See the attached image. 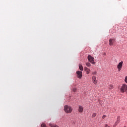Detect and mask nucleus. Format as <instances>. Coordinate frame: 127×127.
Returning <instances> with one entry per match:
<instances>
[{
  "label": "nucleus",
  "instance_id": "obj_1",
  "mask_svg": "<svg viewBox=\"0 0 127 127\" xmlns=\"http://www.w3.org/2000/svg\"><path fill=\"white\" fill-rule=\"evenodd\" d=\"M64 111L66 114H71L72 111H73V108L71 106L65 105L64 107Z\"/></svg>",
  "mask_w": 127,
  "mask_h": 127
},
{
  "label": "nucleus",
  "instance_id": "obj_2",
  "mask_svg": "<svg viewBox=\"0 0 127 127\" xmlns=\"http://www.w3.org/2000/svg\"><path fill=\"white\" fill-rule=\"evenodd\" d=\"M95 59L94 57H92L91 55L88 56V60L92 64H96V63L94 62Z\"/></svg>",
  "mask_w": 127,
  "mask_h": 127
},
{
  "label": "nucleus",
  "instance_id": "obj_3",
  "mask_svg": "<svg viewBox=\"0 0 127 127\" xmlns=\"http://www.w3.org/2000/svg\"><path fill=\"white\" fill-rule=\"evenodd\" d=\"M76 74L77 77L79 78V79H81L82 78V76H83V73L81 71H76Z\"/></svg>",
  "mask_w": 127,
  "mask_h": 127
},
{
  "label": "nucleus",
  "instance_id": "obj_4",
  "mask_svg": "<svg viewBox=\"0 0 127 127\" xmlns=\"http://www.w3.org/2000/svg\"><path fill=\"white\" fill-rule=\"evenodd\" d=\"M92 80L93 84H94L95 85H97V84L98 83V80H97V78H96L95 76H93L92 77Z\"/></svg>",
  "mask_w": 127,
  "mask_h": 127
},
{
  "label": "nucleus",
  "instance_id": "obj_5",
  "mask_svg": "<svg viewBox=\"0 0 127 127\" xmlns=\"http://www.w3.org/2000/svg\"><path fill=\"white\" fill-rule=\"evenodd\" d=\"M123 61H122L121 62L119 63V64H118L117 67L119 69V70H121V69H122V67H123Z\"/></svg>",
  "mask_w": 127,
  "mask_h": 127
},
{
  "label": "nucleus",
  "instance_id": "obj_6",
  "mask_svg": "<svg viewBox=\"0 0 127 127\" xmlns=\"http://www.w3.org/2000/svg\"><path fill=\"white\" fill-rule=\"evenodd\" d=\"M84 111V109L83 108V106L79 105L78 106V112L79 113H83Z\"/></svg>",
  "mask_w": 127,
  "mask_h": 127
},
{
  "label": "nucleus",
  "instance_id": "obj_7",
  "mask_svg": "<svg viewBox=\"0 0 127 127\" xmlns=\"http://www.w3.org/2000/svg\"><path fill=\"white\" fill-rule=\"evenodd\" d=\"M114 41H115V39H110L109 40V45H110V46H112V45L114 44Z\"/></svg>",
  "mask_w": 127,
  "mask_h": 127
},
{
  "label": "nucleus",
  "instance_id": "obj_8",
  "mask_svg": "<svg viewBox=\"0 0 127 127\" xmlns=\"http://www.w3.org/2000/svg\"><path fill=\"white\" fill-rule=\"evenodd\" d=\"M84 69L85 70V71L86 72V74H89L90 73V72H91V70H90V69H89L87 67H85Z\"/></svg>",
  "mask_w": 127,
  "mask_h": 127
},
{
  "label": "nucleus",
  "instance_id": "obj_9",
  "mask_svg": "<svg viewBox=\"0 0 127 127\" xmlns=\"http://www.w3.org/2000/svg\"><path fill=\"white\" fill-rule=\"evenodd\" d=\"M79 68L80 71H83V70H84V68L83 67V65H82V64H79Z\"/></svg>",
  "mask_w": 127,
  "mask_h": 127
},
{
  "label": "nucleus",
  "instance_id": "obj_10",
  "mask_svg": "<svg viewBox=\"0 0 127 127\" xmlns=\"http://www.w3.org/2000/svg\"><path fill=\"white\" fill-rule=\"evenodd\" d=\"M109 90H112V89H113V88H114V85H113L112 84H110L109 86Z\"/></svg>",
  "mask_w": 127,
  "mask_h": 127
},
{
  "label": "nucleus",
  "instance_id": "obj_11",
  "mask_svg": "<svg viewBox=\"0 0 127 127\" xmlns=\"http://www.w3.org/2000/svg\"><path fill=\"white\" fill-rule=\"evenodd\" d=\"M97 116V113H94L92 114V118H95Z\"/></svg>",
  "mask_w": 127,
  "mask_h": 127
},
{
  "label": "nucleus",
  "instance_id": "obj_12",
  "mask_svg": "<svg viewBox=\"0 0 127 127\" xmlns=\"http://www.w3.org/2000/svg\"><path fill=\"white\" fill-rule=\"evenodd\" d=\"M86 66H87V67H90L91 66V64L89 63H86Z\"/></svg>",
  "mask_w": 127,
  "mask_h": 127
},
{
  "label": "nucleus",
  "instance_id": "obj_13",
  "mask_svg": "<svg viewBox=\"0 0 127 127\" xmlns=\"http://www.w3.org/2000/svg\"><path fill=\"white\" fill-rule=\"evenodd\" d=\"M76 90H77V89H76L75 88H73V89H72V91H73V92H76Z\"/></svg>",
  "mask_w": 127,
  "mask_h": 127
},
{
  "label": "nucleus",
  "instance_id": "obj_14",
  "mask_svg": "<svg viewBox=\"0 0 127 127\" xmlns=\"http://www.w3.org/2000/svg\"><path fill=\"white\" fill-rule=\"evenodd\" d=\"M96 74H97V72L96 71H94L92 72V75H96Z\"/></svg>",
  "mask_w": 127,
  "mask_h": 127
},
{
  "label": "nucleus",
  "instance_id": "obj_15",
  "mask_svg": "<svg viewBox=\"0 0 127 127\" xmlns=\"http://www.w3.org/2000/svg\"><path fill=\"white\" fill-rule=\"evenodd\" d=\"M107 117V116L106 115H103V117H102V119H105V118Z\"/></svg>",
  "mask_w": 127,
  "mask_h": 127
},
{
  "label": "nucleus",
  "instance_id": "obj_16",
  "mask_svg": "<svg viewBox=\"0 0 127 127\" xmlns=\"http://www.w3.org/2000/svg\"><path fill=\"white\" fill-rule=\"evenodd\" d=\"M125 82H126V83H127V76H126L125 78Z\"/></svg>",
  "mask_w": 127,
  "mask_h": 127
},
{
  "label": "nucleus",
  "instance_id": "obj_17",
  "mask_svg": "<svg viewBox=\"0 0 127 127\" xmlns=\"http://www.w3.org/2000/svg\"><path fill=\"white\" fill-rule=\"evenodd\" d=\"M108 125L107 124H106L105 125V127H108Z\"/></svg>",
  "mask_w": 127,
  "mask_h": 127
},
{
  "label": "nucleus",
  "instance_id": "obj_18",
  "mask_svg": "<svg viewBox=\"0 0 127 127\" xmlns=\"http://www.w3.org/2000/svg\"><path fill=\"white\" fill-rule=\"evenodd\" d=\"M124 127H126V126H124Z\"/></svg>",
  "mask_w": 127,
  "mask_h": 127
},
{
  "label": "nucleus",
  "instance_id": "obj_19",
  "mask_svg": "<svg viewBox=\"0 0 127 127\" xmlns=\"http://www.w3.org/2000/svg\"><path fill=\"white\" fill-rule=\"evenodd\" d=\"M108 127H110V126H108Z\"/></svg>",
  "mask_w": 127,
  "mask_h": 127
}]
</instances>
